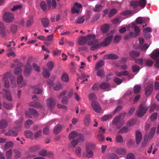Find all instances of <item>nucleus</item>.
I'll list each match as a JSON object with an SVG mask.
<instances>
[{
	"instance_id": "f257e3e1",
	"label": "nucleus",
	"mask_w": 159,
	"mask_h": 159,
	"mask_svg": "<svg viewBox=\"0 0 159 159\" xmlns=\"http://www.w3.org/2000/svg\"><path fill=\"white\" fill-rule=\"evenodd\" d=\"M113 38V36L110 35L107 37L104 41L101 43H98L96 39L94 34H90L85 37H81L79 39L78 43L81 45H84L86 42L89 46H91V49L94 50L101 47L106 46L108 45Z\"/></svg>"
},
{
	"instance_id": "f03ea898",
	"label": "nucleus",
	"mask_w": 159,
	"mask_h": 159,
	"mask_svg": "<svg viewBox=\"0 0 159 159\" xmlns=\"http://www.w3.org/2000/svg\"><path fill=\"white\" fill-rule=\"evenodd\" d=\"M21 71L22 69L20 67L16 68L14 70L15 74L18 75L17 78V83L19 86L20 87H22L26 84V82L23 80L22 75H20Z\"/></svg>"
},
{
	"instance_id": "7ed1b4c3",
	"label": "nucleus",
	"mask_w": 159,
	"mask_h": 159,
	"mask_svg": "<svg viewBox=\"0 0 159 159\" xmlns=\"http://www.w3.org/2000/svg\"><path fill=\"white\" fill-rule=\"evenodd\" d=\"M125 115V113H124L123 115V114H120L114 119L112 121V124L115 125L117 128H120L124 124L125 121L123 120V118Z\"/></svg>"
},
{
	"instance_id": "20e7f679",
	"label": "nucleus",
	"mask_w": 159,
	"mask_h": 159,
	"mask_svg": "<svg viewBox=\"0 0 159 159\" xmlns=\"http://www.w3.org/2000/svg\"><path fill=\"white\" fill-rule=\"evenodd\" d=\"M135 25L136 24L134 22H133L131 23V26L133 28L134 26L135 33H134L133 32H130L127 35L125 36L124 39H128L132 37H135L139 34L140 33L139 28V27L136 26Z\"/></svg>"
},
{
	"instance_id": "39448f33",
	"label": "nucleus",
	"mask_w": 159,
	"mask_h": 159,
	"mask_svg": "<svg viewBox=\"0 0 159 159\" xmlns=\"http://www.w3.org/2000/svg\"><path fill=\"white\" fill-rule=\"evenodd\" d=\"M33 58L32 57H29L25 66L24 74L26 76L29 75L31 72L32 69L31 63L33 61Z\"/></svg>"
},
{
	"instance_id": "423d86ee",
	"label": "nucleus",
	"mask_w": 159,
	"mask_h": 159,
	"mask_svg": "<svg viewBox=\"0 0 159 159\" xmlns=\"http://www.w3.org/2000/svg\"><path fill=\"white\" fill-rule=\"evenodd\" d=\"M151 57L156 61L155 66L159 68V49L155 50L151 53Z\"/></svg>"
},
{
	"instance_id": "0eeeda50",
	"label": "nucleus",
	"mask_w": 159,
	"mask_h": 159,
	"mask_svg": "<svg viewBox=\"0 0 159 159\" xmlns=\"http://www.w3.org/2000/svg\"><path fill=\"white\" fill-rule=\"evenodd\" d=\"M148 109V107L143 105H141L138 109L136 112V115L139 117L143 116L146 112Z\"/></svg>"
},
{
	"instance_id": "6e6552de",
	"label": "nucleus",
	"mask_w": 159,
	"mask_h": 159,
	"mask_svg": "<svg viewBox=\"0 0 159 159\" xmlns=\"http://www.w3.org/2000/svg\"><path fill=\"white\" fill-rule=\"evenodd\" d=\"M76 137L79 138V140H83L84 139V136L82 134H78L75 131L72 132L69 135V138L70 139H73Z\"/></svg>"
},
{
	"instance_id": "1a4fd4ad",
	"label": "nucleus",
	"mask_w": 159,
	"mask_h": 159,
	"mask_svg": "<svg viewBox=\"0 0 159 159\" xmlns=\"http://www.w3.org/2000/svg\"><path fill=\"white\" fill-rule=\"evenodd\" d=\"M3 20L6 22H10L14 19L13 15L8 12L5 13L3 17Z\"/></svg>"
},
{
	"instance_id": "9d476101",
	"label": "nucleus",
	"mask_w": 159,
	"mask_h": 159,
	"mask_svg": "<svg viewBox=\"0 0 159 159\" xmlns=\"http://www.w3.org/2000/svg\"><path fill=\"white\" fill-rule=\"evenodd\" d=\"M25 115L28 117L31 118L33 116L34 117H37L38 116V113L37 111L33 109L30 108L29 111H26Z\"/></svg>"
},
{
	"instance_id": "9b49d317",
	"label": "nucleus",
	"mask_w": 159,
	"mask_h": 159,
	"mask_svg": "<svg viewBox=\"0 0 159 159\" xmlns=\"http://www.w3.org/2000/svg\"><path fill=\"white\" fill-rule=\"evenodd\" d=\"M82 5L78 2H75L74 6L72 8V11L73 13H79L81 10Z\"/></svg>"
},
{
	"instance_id": "f8f14e48",
	"label": "nucleus",
	"mask_w": 159,
	"mask_h": 159,
	"mask_svg": "<svg viewBox=\"0 0 159 159\" xmlns=\"http://www.w3.org/2000/svg\"><path fill=\"white\" fill-rule=\"evenodd\" d=\"M144 40V39L142 37H140L139 39L140 46L139 48L140 50L143 51L146 50L149 47V46L146 44L144 45H143Z\"/></svg>"
},
{
	"instance_id": "ddd939ff",
	"label": "nucleus",
	"mask_w": 159,
	"mask_h": 159,
	"mask_svg": "<svg viewBox=\"0 0 159 159\" xmlns=\"http://www.w3.org/2000/svg\"><path fill=\"white\" fill-rule=\"evenodd\" d=\"M91 106L93 108L96 112H99L101 111L102 109L98 102L93 101L91 103Z\"/></svg>"
},
{
	"instance_id": "4468645a",
	"label": "nucleus",
	"mask_w": 159,
	"mask_h": 159,
	"mask_svg": "<svg viewBox=\"0 0 159 159\" xmlns=\"http://www.w3.org/2000/svg\"><path fill=\"white\" fill-rule=\"evenodd\" d=\"M49 9H55L57 6V3L55 0H46Z\"/></svg>"
},
{
	"instance_id": "2eb2a0df",
	"label": "nucleus",
	"mask_w": 159,
	"mask_h": 159,
	"mask_svg": "<svg viewBox=\"0 0 159 159\" xmlns=\"http://www.w3.org/2000/svg\"><path fill=\"white\" fill-rule=\"evenodd\" d=\"M67 93L66 91H64L61 92L58 96L59 100L62 98L61 100V102L63 104H66L68 101L67 98L64 96Z\"/></svg>"
},
{
	"instance_id": "dca6fc26",
	"label": "nucleus",
	"mask_w": 159,
	"mask_h": 159,
	"mask_svg": "<svg viewBox=\"0 0 159 159\" xmlns=\"http://www.w3.org/2000/svg\"><path fill=\"white\" fill-rule=\"evenodd\" d=\"M47 104L48 108L50 110L56 104L55 101L52 98L48 99L47 101Z\"/></svg>"
},
{
	"instance_id": "f3484780",
	"label": "nucleus",
	"mask_w": 159,
	"mask_h": 159,
	"mask_svg": "<svg viewBox=\"0 0 159 159\" xmlns=\"http://www.w3.org/2000/svg\"><path fill=\"white\" fill-rule=\"evenodd\" d=\"M142 138V136L141 132L139 130L136 131V139L137 144H139L140 143Z\"/></svg>"
},
{
	"instance_id": "a211bd4d",
	"label": "nucleus",
	"mask_w": 159,
	"mask_h": 159,
	"mask_svg": "<svg viewBox=\"0 0 159 159\" xmlns=\"http://www.w3.org/2000/svg\"><path fill=\"white\" fill-rule=\"evenodd\" d=\"M153 88L152 84H150L145 89V94L147 96L150 95L152 93Z\"/></svg>"
},
{
	"instance_id": "6ab92c4d",
	"label": "nucleus",
	"mask_w": 159,
	"mask_h": 159,
	"mask_svg": "<svg viewBox=\"0 0 159 159\" xmlns=\"http://www.w3.org/2000/svg\"><path fill=\"white\" fill-rule=\"evenodd\" d=\"M118 58V57L114 54H108L105 55L104 57V59H115Z\"/></svg>"
},
{
	"instance_id": "aec40b11",
	"label": "nucleus",
	"mask_w": 159,
	"mask_h": 159,
	"mask_svg": "<svg viewBox=\"0 0 159 159\" xmlns=\"http://www.w3.org/2000/svg\"><path fill=\"white\" fill-rule=\"evenodd\" d=\"M8 75L5 74L4 76L3 81H4V86L6 88H8L9 87L10 84L8 80Z\"/></svg>"
},
{
	"instance_id": "412c9836",
	"label": "nucleus",
	"mask_w": 159,
	"mask_h": 159,
	"mask_svg": "<svg viewBox=\"0 0 159 159\" xmlns=\"http://www.w3.org/2000/svg\"><path fill=\"white\" fill-rule=\"evenodd\" d=\"M53 34H52L48 36L46 38V42L44 43L45 44L47 45H50V43L48 42L52 41L53 39Z\"/></svg>"
},
{
	"instance_id": "4be33fe9",
	"label": "nucleus",
	"mask_w": 159,
	"mask_h": 159,
	"mask_svg": "<svg viewBox=\"0 0 159 159\" xmlns=\"http://www.w3.org/2000/svg\"><path fill=\"white\" fill-rule=\"evenodd\" d=\"M61 79L63 81L66 82H68L69 79L68 74L65 72L62 73Z\"/></svg>"
},
{
	"instance_id": "5701e85b",
	"label": "nucleus",
	"mask_w": 159,
	"mask_h": 159,
	"mask_svg": "<svg viewBox=\"0 0 159 159\" xmlns=\"http://www.w3.org/2000/svg\"><path fill=\"white\" fill-rule=\"evenodd\" d=\"M86 149L87 154H86L85 153H84L83 154V156L84 157H92L93 155V152L91 150H89V149L86 148Z\"/></svg>"
},
{
	"instance_id": "b1692460",
	"label": "nucleus",
	"mask_w": 159,
	"mask_h": 159,
	"mask_svg": "<svg viewBox=\"0 0 159 159\" xmlns=\"http://www.w3.org/2000/svg\"><path fill=\"white\" fill-rule=\"evenodd\" d=\"M62 128V127L61 125H57L54 127L53 132L55 134H57L61 132Z\"/></svg>"
},
{
	"instance_id": "393cba45",
	"label": "nucleus",
	"mask_w": 159,
	"mask_h": 159,
	"mask_svg": "<svg viewBox=\"0 0 159 159\" xmlns=\"http://www.w3.org/2000/svg\"><path fill=\"white\" fill-rule=\"evenodd\" d=\"M62 86L61 85L60 83L58 82L53 85V89L54 90L56 91H58L61 88H62Z\"/></svg>"
},
{
	"instance_id": "a878e982",
	"label": "nucleus",
	"mask_w": 159,
	"mask_h": 159,
	"mask_svg": "<svg viewBox=\"0 0 159 159\" xmlns=\"http://www.w3.org/2000/svg\"><path fill=\"white\" fill-rule=\"evenodd\" d=\"M116 152L119 154H125L126 153V151L124 148H118L116 150Z\"/></svg>"
},
{
	"instance_id": "bb28decb",
	"label": "nucleus",
	"mask_w": 159,
	"mask_h": 159,
	"mask_svg": "<svg viewBox=\"0 0 159 159\" xmlns=\"http://www.w3.org/2000/svg\"><path fill=\"white\" fill-rule=\"evenodd\" d=\"M43 77L45 78H48L50 76V74L48 70L45 67H43Z\"/></svg>"
},
{
	"instance_id": "cd10ccee",
	"label": "nucleus",
	"mask_w": 159,
	"mask_h": 159,
	"mask_svg": "<svg viewBox=\"0 0 159 159\" xmlns=\"http://www.w3.org/2000/svg\"><path fill=\"white\" fill-rule=\"evenodd\" d=\"M85 20L84 16H80L77 18L75 20L76 23L80 24L83 23Z\"/></svg>"
},
{
	"instance_id": "c85d7f7f",
	"label": "nucleus",
	"mask_w": 159,
	"mask_h": 159,
	"mask_svg": "<svg viewBox=\"0 0 159 159\" xmlns=\"http://www.w3.org/2000/svg\"><path fill=\"white\" fill-rule=\"evenodd\" d=\"M18 135V132L17 131H15L13 130H10L8 132L5 134V135L7 136H16Z\"/></svg>"
},
{
	"instance_id": "c756f323",
	"label": "nucleus",
	"mask_w": 159,
	"mask_h": 159,
	"mask_svg": "<svg viewBox=\"0 0 159 159\" xmlns=\"http://www.w3.org/2000/svg\"><path fill=\"white\" fill-rule=\"evenodd\" d=\"M86 149L89 150L92 149L94 148L95 147V144L94 143H88L86 144Z\"/></svg>"
},
{
	"instance_id": "7c9ffc66",
	"label": "nucleus",
	"mask_w": 159,
	"mask_h": 159,
	"mask_svg": "<svg viewBox=\"0 0 159 159\" xmlns=\"http://www.w3.org/2000/svg\"><path fill=\"white\" fill-rule=\"evenodd\" d=\"M10 80L11 82V86L12 87H16V78L13 75H11L10 77Z\"/></svg>"
},
{
	"instance_id": "2f4dec72",
	"label": "nucleus",
	"mask_w": 159,
	"mask_h": 159,
	"mask_svg": "<svg viewBox=\"0 0 159 159\" xmlns=\"http://www.w3.org/2000/svg\"><path fill=\"white\" fill-rule=\"evenodd\" d=\"M5 33V31L4 25L2 22H0V34L1 35L3 36Z\"/></svg>"
},
{
	"instance_id": "473e14b6",
	"label": "nucleus",
	"mask_w": 159,
	"mask_h": 159,
	"mask_svg": "<svg viewBox=\"0 0 159 159\" xmlns=\"http://www.w3.org/2000/svg\"><path fill=\"white\" fill-rule=\"evenodd\" d=\"M129 130L130 129L128 127H124L119 130L118 133L120 134H123L128 132Z\"/></svg>"
},
{
	"instance_id": "72a5a7b5",
	"label": "nucleus",
	"mask_w": 159,
	"mask_h": 159,
	"mask_svg": "<svg viewBox=\"0 0 159 159\" xmlns=\"http://www.w3.org/2000/svg\"><path fill=\"white\" fill-rule=\"evenodd\" d=\"M110 27L109 24H105L102 26L101 29L103 32H106L109 30Z\"/></svg>"
},
{
	"instance_id": "f704fd0d",
	"label": "nucleus",
	"mask_w": 159,
	"mask_h": 159,
	"mask_svg": "<svg viewBox=\"0 0 159 159\" xmlns=\"http://www.w3.org/2000/svg\"><path fill=\"white\" fill-rule=\"evenodd\" d=\"M128 74V72L127 71H124L120 72L118 71H116V75L117 76H118L126 75H127Z\"/></svg>"
},
{
	"instance_id": "c9c22d12",
	"label": "nucleus",
	"mask_w": 159,
	"mask_h": 159,
	"mask_svg": "<svg viewBox=\"0 0 159 159\" xmlns=\"http://www.w3.org/2000/svg\"><path fill=\"white\" fill-rule=\"evenodd\" d=\"M5 93V96L7 99L9 101H11L12 98L11 94L9 90H4Z\"/></svg>"
},
{
	"instance_id": "e433bc0d",
	"label": "nucleus",
	"mask_w": 159,
	"mask_h": 159,
	"mask_svg": "<svg viewBox=\"0 0 159 159\" xmlns=\"http://www.w3.org/2000/svg\"><path fill=\"white\" fill-rule=\"evenodd\" d=\"M54 63L52 61L48 62L46 65V66L48 68V70H51L52 69Z\"/></svg>"
},
{
	"instance_id": "4c0bfd02",
	"label": "nucleus",
	"mask_w": 159,
	"mask_h": 159,
	"mask_svg": "<svg viewBox=\"0 0 159 159\" xmlns=\"http://www.w3.org/2000/svg\"><path fill=\"white\" fill-rule=\"evenodd\" d=\"M42 23L43 26L45 27H47L49 24V20L47 18H43L42 20Z\"/></svg>"
},
{
	"instance_id": "58836bf2",
	"label": "nucleus",
	"mask_w": 159,
	"mask_h": 159,
	"mask_svg": "<svg viewBox=\"0 0 159 159\" xmlns=\"http://www.w3.org/2000/svg\"><path fill=\"white\" fill-rule=\"evenodd\" d=\"M135 124V120L134 119L128 121L126 123L127 127H130L134 125Z\"/></svg>"
},
{
	"instance_id": "ea45409f",
	"label": "nucleus",
	"mask_w": 159,
	"mask_h": 159,
	"mask_svg": "<svg viewBox=\"0 0 159 159\" xmlns=\"http://www.w3.org/2000/svg\"><path fill=\"white\" fill-rule=\"evenodd\" d=\"M139 53L137 52L134 51L130 52V56L133 58H134L139 56Z\"/></svg>"
},
{
	"instance_id": "a19ab883",
	"label": "nucleus",
	"mask_w": 159,
	"mask_h": 159,
	"mask_svg": "<svg viewBox=\"0 0 159 159\" xmlns=\"http://www.w3.org/2000/svg\"><path fill=\"white\" fill-rule=\"evenodd\" d=\"M139 6H140L142 8L144 7L146 5L147 1L146 0H139L138 1Z\"/></svg>"
},
{
	"instance_id": "79ce46f5",
	"label": "nucleus",
	"mask_w": 159,
	"mask_h": 159,
	"mask_svg": "<svg viewBox=\"0 0 159 159\" xmlns=\"http://www.w3.org/2000/svg\"><path fill=\"white\" fill-rule=\"evenodd\" d=\"M104 64V62L102 61H100L98 62L95 65V69L97 70L98 68L102 66Z\"/></svg>"
},
{
	"instance_id": "37998d69",
	"label": "nucleus",
	"mask_w": 159,
	"mask_h": 159,
	"mask_svg": "<svg viewBox=\"0 0 159 159\" xmlns=\"http://www.w3.org/2000/svg\"><path fill=\"white\" fill-rule=\"evenodd\" d=\"M154 109H156V110H158L159 109V106L157 105L156 104H153L150 107V109L149 110L150 112H152L154 110Z\"/></svg>"
},
{
	"instance_id": "c03bdc74",
	"label": "nucleus",
	"mask_w": 159,
	"mask_h": 159,
	"mask_svg": "<svg viewBox=\"0 0 159 159\" xmlns=\"http://www.w3.org/2000/svg\"><path fill=\"white\" fill-rule=\"evenodd\" d=\"M123 141V139L122 136L120 135H118L116 136V142L118 143H121Z\"/></svg>"
},
{
	"instance_id": "a18cd8bd",
	"label": "nucleus",
	"mask_w": 159,
	"mask_h": 159,
	"mask_svg": "<svg viewBox=\"0 0 159 159\" xmlns=\"http://www.w3.org/2000/svg\"><path fill=\"white\" fill-rule=\"evenodd\" d=\"M140 86L139 85H136L134 87V92L135 94L138 93L140 90Z\"/></svg>"
},
{
	"instance_id": "49530a36",
	"label": "nucleus",
	"mask_w": 159,
	"mask_h": 159,
	"mask_svg": "<svg viewBox=\"0 0 159 159\" xmlns=\"http://www.w3.org/2000/svg\"><path fill=\"white\" fill-rule=\"evenodd\" d=\"M109 84L107 83H103L100 85V88L102 89H106L109 88Z\"/></svg>"
},
{
	"instance_id": "de8ad7c7",
	"label": "nucleus",
	"mask_w": 159,
	"mask_h": 159,
	"mask_svg": "<svg viewBox=\"0 0 159 159\" xmlns=\"http://www.w3.org/2000/svg\"><path fill=\"white\" fill-rule=\"evenodd\" d=\"M90 123V116L89 115H87L84 119V123L85 125H88Z\"/></svg>"
},
{
	"instance_id": "09e8293b",
	"label": "nucleus",
	"mask_w": 159,
	"mask_h": 159,
	"mask_svg": "<svg viewBox=\"0 0 159 159\" xmlns=\"http://www.w3.org/2000/svg\"><path fill=\"white\" fill-rule=\"evenodd\" d=\"M7 125V123L6 121L5 120H2L1 121L0 123V127L1 129H3Z\"/></svg>"
},
{
	"instance_id": "8fccbe9b",
	"label": "nucleus",
	"mask_w": 159,
	"mask_h": 159,
	"mask_svg": "<svg viewBox=\"0 0 159 159\" xmlns=\"http://www.w3.org/2000/svg\"><path fill=\"white\" fill-rule=\"evenodd\" d=\"M102 6L99 4H97L96 5L95 7L94 8L93 10L94 11H99L102 10Z\"/></svg>"
},
{
	"instance_id": "3c124183",
	"label": "nucleus",
	"mask_w": 159,
	"mask_h": 159,
	"mask_svg": "<svg viewBox=\"0 0 159 159\" xmlns=\"http://www.w3.org/2000/svg\"><path fill=\"white\" fill-rule=\"evenodd\" d=\"M112 116L111 114L104 116L101 118V120L102 121H106L111 118Z\"/></svg>"
},
{
	"instance_id": "603ef678",
	"label": "nucleus",
	"mask_w": 159,
	"mask_h": 159,
	"mask_svg": "<svg viewBox=\"0 0 159 159\" xmlns=\"http://www.w3.org/2000/svg\"><path fill=\"white\" fill-rule=\"evenodd\" d=\"M33 66L34 70L37 72H39L40 71V68L39 66L35 63L33 64Z\"/></svg>"
},
{
	"instance_id": "864d4df0",
	"label": "nucleus",
	"mask_w": 159,
	"mask_h": 159,
	"mask_svg": "<svg viewBox=\"0 0 159 159\" xmlns=\"http://www.w3.org/2000/svg\"><path fill=\"white\" fill-rule=\"evenodd\" d=\"M89 77V75H85V74H82L81 75V78L82 79H85L84 80H83L81 83L83 84L84 82L85 81H88V78Z\"/></svg>"
},
{
	"instance_id": "5fc2aeb1",
	"label": "nucleus",
	"mask_w": 159,
	"mask_h": 159,
	"mask_svg": "<svg viewBox=\"0 0 159 159\" xmlns=\"http://www.w3.org/2000/svg\"><path fill=\"white\" fill-rule=\"evenodd\" d=\"M130 4L134 8L136 7L139 6L138 1H132L130 2Z\"/></svg>"
},
{
	"instance_id": "6e6d98bb",
	"label": "nucleus",
	"mask_w": 159,
	"mask_h": 159,
	"mask_svg": "<svg viewBox=\"0 0 159 159\" xmlns=\"http://www.w3.org/2000/svg\"><path fill=\"white\" fill-rule=\"evenodd\" d=\"M97 137L98 140L100 142H102L104 139V137L103 135V134L99 133V134L98 135Z\"/></svg>"
},
{
	"instance_id": "4d7b16f0",
	"label": "nucleus",
	"mask_w": 159,
	"mask_h": 159,
	"mask_svg": "<svg viewBox=\"0 0 159 159\" xmlns=\"http://www.w3.org/2000/svg\"><path fill=\"white\" fill-rule=\"evenodd\" d=\"M25 134L27 137L31 138L33 137V133L30 131H27L25 132Z\"/></svg>"
},
{
	"instance_id": "13d9d810",
	"label": "nucleus",
	"mask_w": 159,
	"mask_h": 159,
	"mask_svg": "<svg viewBox=\"0 0 159 159\" xmlns=\"http://www.w3.org/2000/svg\"><path fill=\"white\" fill-rule=\"evenodd\" d=\"M40 6L41 8L43 10L45 11L46 10L47 6L45 2H42L41 3Z\"/></svg>"
},
{
	"instance_id": "bf43d9fd",
	"label": "nucleus",
	"mask_w": 159,
	"mask_h": 159,
	"mask_svg": "<svg viewBox=\"0 0 159 159\" xmlns=\"http://www.w3.org/2000/svg\"><path fill=\"white\" fill-rule=\"evenodd\" d=\"M13 146V143L11 142H9L6 143L5 145V148L7 149L9 148L12 147Z\"/></svg>"
},
{
	"instance_id": "052dcab7",
	"label": "nucleus",
	"mask_w": 159,
	"mask_h": 159,
	"mask_svg": "<svg viewBox=\"0 0 159 159\" xmlns=\"http://www.w3.org/2000/svg\"><path fill=\"white\" fill-rule=\"evenodd\" d=\"M117 12V10L115 9H111L109 14V16L111 17L114 15Z\"/></svg>"
},
{
	"instance_id": "680f3d73",
	"label": "nucleus",
	"mask_w": 159,
	"mask_h": 159,
	"mask_svg": "<svg viewBox=\"0 0 159 159\" xmlns=\"http://www.w3.org/2000/svg\"><path fill=\"white\" fill-rule=\"evenodd\" d=\"M126 159H135V156L134 154L129 153L127 154Z\"/></svg>"
},
{
	"instance_id": "e2e57ef3",
	"label": "nucleus",
	"mask_w": 159,
	"mask_h": 159,
	"mask_svg": "<svg viewBox=\"0 0 159 159\" xmlns=\"http://www.w3.org/2000/svg\"><path fill=\"white\" fill-rule=\"evenodd\" d=\"M6 155L7 159H11L12 156V151L11 150H9L7 152Z\"/></svg>"
},
{
	"instance_id": "0e129e2a",
	"label": "nucleus",
	"mask_w": 159,
	"mask_h": 159,
	"mask_svg": "<svg viewBox=\"0 0 159 159\" xmlns=\"http://www.w3.org/2000/svg\"><path fill=\"white\" fill-rule=\"evenodd\" d=\"M137 23L139 24H141L143 21H145L144 19H143V18L141 17H139L136 19Z\"/></svg>"
},
{
	"instance_id": "69168bd1",
	"label": "nucleus",
	"mask_w": 159,
	"mask_h": 159,
	"mask_svg": "<svg viewBox=\"0 0 159 159\" xmlns=\"http://www.w3.org/2000/svg\"><path fill=\"white\" fill-rule=\"evenodd\" d=\"M34 89L35 93L37 94H40L42 92V91L41 89L37 87H34Z\"/></svg>"
},
{
	"instance_id": "338daca9",
	"label": "nucleus",
	"mask_w": 159,
	"mask_h": 159,
	"mask_svg": "<svg viewBox=\"0 0 159 159\" xmlns=\"http://www.w3.org/2000/svg\"><path fill=\"white\" fill-rule=\"evenodd\" d=\"M152 31V29L149 27H147L143 29V32L144 33L147 34Z\"/></svg>"
},
{
	"instance_id": "774afa93",
	"label": "nucleus",
	"mask_w": 159,
	"mask_h": 159,
	"mask_svg": "<svg viewBox=\"0 0 159 159\" xmlns=\"http://www.w3.org/2000/svg\"><path fill=\"white\" fill-rule=\"evenodd\" d=\"M135 110V109L134 107H132L129 110L127 114V116H129L132 115Z\"/></svg>"
}]
</instances>
